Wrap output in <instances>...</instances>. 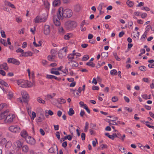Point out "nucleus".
<instances>
[{
	"label": "nucleus",
	"instance_id": "39448f33",
	"mask_svg": "<svg viewBox=\"0 0 154 154\" xmlns=\"http://www.w3.org/2000/svg\"><path fill=\"white\" fill-rule=\"evenodd\" d=\"M21 94L22 97L23 102L27 103L29 100V97L28 93L26 91H22Z\"/></svg>",
	"mask_w": 154,
	"mask_h": 154
},
{
	"label": "nucleus",
	"instance_id": "b1692460",
	"mask_svg": "<svg viewBox=\"0 0 154 154\" xmlns=\"http://www.w3.org/2000/svg\"><path fill=\"white\" fill-rule=\"evenodd\" d=\"M57 101L59 104L64 103L66 102V100L63 98L58 99Z\"/></svg>",
	"mask_w": 154,
	"mask_h": 154
},
{
	"label": "nucleus",
	"instance_id": "a878e982",
	"mask_svg": "<svg viewBox=\"0 0 154 154\" xmlns=\"http://www.w3.org/2000/svg\"><path fill=\"white\" fill-rule=\"evenodd\" d=\"M81 9L80 6V5L78 4L76 5L74 7V10L76 12H79Z\"/></svg>",
	"mask_w": 154,
	"mask_h": 154
},
{
	"label": "nucleus",
	"instance_id": "c03bdc74",
	"mask_svg": "<svg viewBox=\"0 0 154 154\" xmlns=\"http://www.w3.org/2000/svg\"><path fill=\"white\" fill-rule=\"evenodd\" d=\"M79 92H78V91L77 90H73V93L77 97H78L79 95Z\"/></svg>",
	"mask_w": 154,
	"mask_h": 154
},
{
	"label": "nucleus",
	"instance_id": "f704fd0d",
	"mask_svg": "<svg viewBox=\"0 0 154 154\" xmlns=\"http://www.w3.org/2000/svg\"><path fill=\"white\" fill-rule=\"evenodd\" d=\"M58 31L61 34H63L64 33V29L62 27H59Z\"/></svg>",
	"mask_w": 154,
	"mask_h": 154
},
{
	"label": "nucleus",
	"instance_id": "f257e3e1",
	"mask_svg": "<svg viewBox=\"0 0 154 154\" xmlns=\"http://www.w3.org/2000/svg\"><path fill=\"white\" fill-rule=\"evenodd\" d=\"M72 15V11L68 8L64 9L63 8H60L57 13V17L59 20H62L63 17L70 18Z\"/></svg>",
	"mask_w": 154,
	"mask_h": 154
},
{
	"label": "nucleus",
	"instance_id": "338daca9",
	"mask_svg": "<svg viewBox=\"0 0 154 154\" xmlns=\"http://www.w3.org/2000/svg\"><path fill=\"white\" fill-rule=\"evenodd\" d=\"M85 112L84 110H82L81 111V112L80 113V115L81 116L83 117L84 115L85 114Z\"/></svg>",
	"mask_w": 154,
	"mask_h": 154
},
{
	"label": "nucleus",
	"instance_id": "cd10ccee",
	"mask_svg": "<svg viewBox=\"0 0 154 154\" xmlns=\"http://www.w3.org/2000/svg\"><path fill=\"white\" fill-rule=\"evenodd\" d=\"M26 82V88L31 87L33 85V83L27 80V82Z\"/></svg>",
	"mask_w": 154,
	"mask_h": 154
},
{
	"label": "nucleus",
	"instance_id": "1a4fd4ad",
	"mask_svg": "<svg viewBox=\"0 0 154 154\" xmlns=\"http://www.w3.org/2000/svg\"><path fill=\"white\" fill-rule=\"evenodd\" d=\"M47 20L46 17L42 16H37L35 18V22L38 23L39 22H45Z\"/></svg>",
	"mask_w": 154,
	"mask_h": 154
},
{
	"label": "nucleus",
	"instance_id": "6e6d98bb",
	"mask_svg": "<svg viewBox=\"0 0 154 154\" xmlns=\"http://www.w3.org/2000/svg\"><path fill=\"white\" fill-rule=\"evenodd\" d=\"M141 9L143 10H145L146 11H149V8L147 7H142Z\"/></svg>",
	"mask_w": 154,
	"mask_h": 154
},
{
	"label": "nucleus",
	"instance_id": "72a5a7b5",
	"mask_svg": "<svg viewBox=\"0 0 154 154\" xmlns=\"http://www.w3.org/2000/svg\"><path fill=\"white\" fill-rule=\"evenodd\" d=\"M37 101L40 103L42 104H45V101L44 100H43L42 99L41 97H38L37 99Z\"/></svg>",
	"mask_w": 154,
	"mask_h": 154
},
{
	"label": "nucleus",
	"instance_id": "13d9d810",
	"mask_svg": "<svg viewBox=\"0 0 154 154\" xmlns=\"http://www.w3.org/2000/svg\"><path fill=\"white\" fill-rule=\"evenodd\" d=\"M142 97L145 99H150V97H148L147 95L146 94H143L142 95Z\"/></svg>",
	"mask_w": 154,
	"mask_h": 154
},
{
	"label": "nucleus",
	"instance_id": "a211bd4d",
	"mask_svg": "<svg viewBox=\"0 0 154 154\" xmlns=\"http://www.w3.org/2000/svg\"><path fill=\"white\" fill-rule=\"evenodd\" d=\"M126 4L129 7L132 8L134 5V2L130 0H127Z\"/></svg>",
	"mask_w": 154,
	"mask_h": 154
},
{
	"label": "nucleus",
	"instance_id": "c756f323",
	"mask_svg": "<svg viewBox=\"0 0 154 154\" xmlns=\"http://www.w3.org/2000/svg\"><path fill=\"white\" fill-rule=\"evenodd\" d=\"M12 63L18 65L20 64V62L17 60L13 58Z\"/></svg>",
	"mask_w": 154,
	"mask_h": 154
},
{
	"label": "nucleus",
	"instance_id": "69168bd1",
	"mask_svg": "<svg viewBox=\"0 0 154 154\" xmlns=\"http://www.w3.org/2000/svg\"><path fill=\"white\" fill-rule=\"evenodd\" d=\"M147 14L146 13H144L142 14L141 15V18H145L147 16Z\"/></svg>",
	"mask_w": 154,
	"mask_h": 154
},
{
	"label": "nucleus",
	"instance_id": "864d4df0",
	"mask_svg": "<svg viewBox=\"0 0 154 154\" xmlns=\"http://www.w3.org/2000/svg\"><path fill=\"white\" fill-rule=\"evenodd\" d=\"M81 137L82 140H85V134L84 133H82L81 134Z\"/></svg>",
	"mask_w": 154,
	"mask_h": 154
},
{
	"label": "nucleus",
	"instance_id": "f8f14e48",
	"mask_svg": "<svg viewBox=\"0 0 154 154\" xmlns=\"http://www.w3.org/2000/svg\"><path fill=\"white\" fill-rule=\"evenodd\" d=\"M50 31V27L48 25H45V26L44 29V33L45 35H48L49 34Z\"/></svg>",
	"mask_w": 154,
	"mask_h": 154
},
{
	"label": "nucleus",
	"instance_id": "f3484780",
	"mask_svg": "<svg viewBox=\"0 0 154 154\" xmlns=\"http://www.w3.org/2000/svg\"><path fill=\"white\" fill-rule=\"evenodd\" d=\"M60 0H54L53 3V5L56 7L60 5Z\"/></svg>",
	"mask_w": 154,
	"mask_h": 154
},
{
	"label": "nucleus",
	"instance_id": "a19ab883",
	"mask_svg": "<svg viewBox=\"0 0 154 154\" xmlns=\"http://www.w3.org/2000/svg\"><path fill=\"white\" fill-rule=\"evenodd\" d=\"M48 152L50 153H54L55 152V149L53 147H51L49 149Z\"/></svg>",
	"mask_w": 154,
	"mask_h": 154
},
{
	"label": "nucleus",
	"instance_id": "e2e57ef3",
	"mask_svg": "<svg viewBox=\"0 0 154 154\" xmlns=\"http://www.w3.org/2000/svg\"><path fill=\"white\" fill-rule=\"evenodd\" d=\"M125 34V32L123 31H122V32H119V37H122Z\"/></svg>",
	"mask_w": 154,
	"mask_h": 154
},
{
	"label": "nucleus",
	"instance_id": "37998d69",
	"mask_svg": "<svg viewBox=\"0 0 154 154\" xmlns=\"http://www.w3.org/2000/svg\"><path fill=\"white\" fill-rule=\"evenodd\" d=\"M8 95L9 97V99H11L13 97V93L11 91H8Z\"/></svg>",
	"mask_w": 154,
	"mask_h": 154
},
{
	"label": "nucleus",
	"instance_id": "2f4dec72",
	"mask_svg": "<svg viewBox=\"0 0 154 154\" xmlns=\"http://www.w3.org/2000/svg\"><path fill=\"white\" fill-rule=\"evenodd\" d=\"M117 71L115 69H113L111 70L110 72V74L112 75H117Z\"/></svg>",
	"mask_w": 154,
	"mask_h": 154
},
{
	"label": "nucleus",
	"instance_id": "7ed1b4c3",
	"mask_svg": "<svg viewBox=\"0 0 154 154\" xmlns=\"http://www.w3.org/2000/svg\"><path fill=\"white\" fill-rule=\"evenodd\" d=\"M66 28L68 29L75 28L77 26V23L73 21H68L65 24Z\"/></svg>",
	"mask_w": 154,
	"mask_h": 154
},
{
	"label": "nucleus",
	"instance_id": "393cba45",
	"mask_svg": "<svg viewBox=\"0 0 154 154\" xmlns=\"http://www.w3.org/2000/svg\"><path fill=\"white\" fill-rule=\"evenodd\" d=\"M75 55L74 54H69L67 56L69 60H71L75 58Z\"/></svg>",
	"mask_w": 154,
	"mask_h": 154
},
{
	"label": "nucleus",
	"instance_id": "7c9ffc66",
	"mask_svg": "<svg viewBox=\"0 0 154 154\" xmlns=\"http://www.w3.org/2000/svg\"><path fill=\"white\" fill-rule=\"evenodd\" d=\"M108 122L109 123V125H117L116 123V122L112 121V120L110 119L109 120Z\"/></svg>",
	"mask_w": 154,
	"mask_h": 154
},
{
	"label": "nucleus",
	"instance_id": "9b49d317",
	"mask_svg": "<svg viewBox=\"0 0 154 154\" xmlns=\"http://www.w3.org/2000/svg\"><path fill=\"white\" fill-rule=\"evenodd\" d=\"M14 145L18 149H20L22 148L23 143L20 141L17 140L14 143Z\"/></svg>",
	"mask_w": 154,
	"mask_h": 154
},
{
	"label": "nucleus",
	"instance_id": "ea45409f",
	"mask_svg": "<svg viewBox=\"0 0 154 154\" xmlns=\"http://www.w3.org/2000/svg\"><path fill=\"white\" fill-rule=\"evenodd\" d=\"M146 123V126H147L149 128H154V126H151L149 124L150 123V122L148 121H147L145 122Z\"/></svg>",
	"mask_w": 154,
	"mask_h": 154
},
{
	"label": "nucleus",
	"instance_id": "603ef678",
	"mask_svg": "<svg viewBox=\"0 0 154 154\" xmlns=\"http://www.w3.org/2000/svg\"><path fill=\"white\" fill-rule=\"evenodd\" d=\"M1 34L2 37L3 38H5L6 37L5 32L4 31L1 30Z\"/></svg>",
	"mask_w": 154,
	"mask_h": 154
},
{
	"label": "nucleus",
	"instance_id": "423d86ee",
	"mask_svg": "<svg viewBox=\"0 0 154 154\" xmlns=\"http://www.w3.org/2000/svg\"><path fill=\"white\" fill-rule=\"evenodd\" d=\"M15 118V116L12 114H10L6 117L5 119V122L7 123H11L13 121L14 119Z\"/></svg>",
	"mask_w": 154,
	"mask_h": 154
},
{
	"label": "nucleus",
	"instance_id": "bf43d9fd",
	"mask_svg": "<svg viewBox=\"0 0 154 154\" xmlns=\"http://www.w3.org/2000/svg\"><path fill=\"white\" fill-rule=\"evenodd\" d=\"M48 59L49 61H52L54 60V58H53L51 55H49L48 57Z\"/></svg>",
	"mask_w": 154,
	"mask_h": 154
},
{
	"label": "nucleus",
	"instance_id": "8fccbe9b",
	"mask_svg": "<svg viewBox=\"0 0 154 154\" xmlns=\"http://www.w3.org/2000/svg\"><path fill=\"white\" fill-rule=\"evenodd\" d=\"M0 74L4 76L6 75V73L2 69H0Z\"/></svg>",
	"mask_w": 154,
	"mask_h": 154
},
{
	"label": "nucleus",
	"instance_id": "0e129e2a",
	"mask_svg": "<svg viewBox=\"0 0 154 154\" xmlns=\"http://www.w3.org/2000/svg\"><path fill=\"white\" fill-rule=\"evenodd\" d=\"M92 89L93 90H98L99 89V88L97 86H95L94 85L92 87Z\"/></svg>",
	"mask_w": 154,
	"mask_h": 154
},
{
	"label": "nucleus",
	"instance_id": "6e6552de",
	"mask_svg": "<svg viewBox=\"0 0 154 154\" xmlns=\"http://www.w3.org/2000/svg\"><path fill=\"white\" fill-rule=\"evenodd\" d=\"M27 143L31 145H34L35 143V140L33 137L30 136H27L25 139Z\"/></svg>",
	"mask_w": 154,
	"mask_h": 154
},
{
	"label": "nucleus",
	"instance_id": "4d7b16f0",
	"mask_svg": "<svg viewBox=\"0 0 154 154\" xmlns=\"http://www.w3.org/2000/svg\"><path fill=\"white\" fill-rule=\"evenodd\" d=\"M102 149H103L104 148H107V146L106 144H102L100 146Z\"/></svg>",
	"mask_w": 154,
	"mask_h": 154
},
{
	"label": "nucleus",
	"instance_id": "4c0bfd02",
	"mask_svg": "<svg viewBox=\"0 0 154 154\" xmlns=\"http://www.w3.org/2000/svg\"><path fill=\"white\" fill-rule=\"evenodd\" d=\"M44 5L45 7L47 8H48L49 7V3L48 1H44Z\"/></svg>",
	"mask_w": 154,
	"mask_h": 154
},
{
	"label": "nucleus",
	"instance_id": "ddd939ff",
	"mask_svg": "<svg viewBox=\"0 0 154 154\" xmlns=\"http://www.w3.org/2000/svg\"><path fill=\"white\" fill-rule=\"evenodd\" d=\"M8 113V111L6 110L3 112L0 113V120L2 119L5 118Z\"/></svg>",
	"mask_w": 154,
	"mask_h": 154
},
{
	"label": "nucleus",
	"instance_id": "473e14b6",
	"mask_svg": "<svg viewBox=\"0 0 154 154\" xmlns=\"http://www.w3.org/2000/svg\"><path fill=\"white\" fill-rule=\"evenodd\" d=\"M89 56L88 55H85L83 57L82 59V60L83 61H85L89 59Z\"/></svg>",
	"mask_w": 154,
	"mask_h": 154
},
{
	"label": "nucleus",
	"instance_id": "a18cd8bd",
	"mask_svg": "<svg viewBox=\"0 0 154 154\" xmlns=\"http://www.w3.org/2000/svg\"><path fill=\"white\" fill-rule=\"evenodd\" d=\"M89 24L88 22H86L85 20H83L81 23V26H84V25H87Z\"/></svg>",
	"mask_w": 154,
	"mask_h": 154
},
{
	"label": "nucleus",
	"instance_id": "5701e85b",
	"mask_svg": "<svg viewBox=\"0 0 154 154\" xmlns=\"http://www.w3.org/2000/svg\"><path fill=\"white\" fill-rule=\"evenodd\" d=\"M147 34V32L145 31L144 34L142 36L140 40L143 41H144L145 39L146 38V35Z\"/></svg>",
	"mask_w": 154,
	"mask_h": 154
},
{
	"label": "nucleus",
	"instance_id": "774afa93",
	"mask_svg": "<svg viewBox=\"0 0 154 154\" xmlns=\"http://www.w3.org/2000/svg\"><path fill=\"white\" fill-rule=\"evenodd\" d=\"M67 142L65 141L62 143V145L63 147L65 148L67 146Z\"/></svg>",
	"mask_w": 154,
	"mask_h": 154
},
{
	"label": "nucleus",
	"instance_id": "49530a36",
	"mask_svg": "<svg viewBox=\"0 0 154 154\" xmlns=\"http://www.w3.org/2000/svg\"><path fill=\"white\" fill-rule=\"evenodd\" d=\"M68 139L69 140H71L72 139V137L70 135H69L64 137V139Z\"/></svg>",
	"mask_w": 154,
	"mask_h": 154
},
{
	"label": "nucleus",
	"instance_id": "4be33fe9",
	"mask_svg": "<svg viewBox=\"0 0 154 154\" xmlns=\"http://www.w3.org/2000/svg\"><path fill=\"white\" fill-rule=\"evenodd\" d=\"M46 78L48 79H57V77L53 75H46Z\"/></svg>",
	"mask_w": 154,
	"mask_h": 154
},
{
	"label": "nucleus",
	"instance_id": "9d476101",
	"mask_svg": "<svg viewBox=\"0 0 154 154\" xmlns=\"http://www.w3.org/2000/svg\"><path fill=\"white\" fill-rule=\"evenodd\" d=\"M26 82H27V80H18L17 83L18 85L20 87L26 88Z\"/></svg>",
	"mask_w": 154,
	"mask_h": 154
},
{
	"label": "nucleus",
	"instance_id": "680f3d73",
	"mask_svg": "<svg viewBox=\"0 0 154 154\" xmlns=\"http://www.w3.org/2000/svg\"><path fill=\"white\" fill-rule=\"evenodd\" d=\"M27 45V42H23V43L22 45V47L23 48H26Z\"/></svg>",
	"mask_w": 154,
	"mask_h": 154
},
{
	"label": "nucleus",
	"instance_id": "79ce46f5",
	"mask_svg": "<svg viewBox=\"0 0 154 154\" xmlns=\"http://www.w3.org/2000/svg\"><path fill=\"white\" fill-rule=\"evenodd\" d=\"M105 135L108 137L109 138L112 139L114 140L113 136L112 135H110L109 134V133H107L105 134Z\"/></svg>",
	"mask_w": 154,
	"mask_h": 154
},
{
	"label": "nucleus",
	"instance_id": "09e8293b",
	"mask_svg": "<svg viewBox=\"0 0 154 154\" xmlns=\"http://www.w3.org/2000/svg\"><path fill=\"white\" fill-rule=\"evenodd\" d=\"M118 100V98L116 96L113 97L112 99V101L113 102H116Z\"/></svg>",
	"mask_w": 154,
	"mask_h": 154
},
{
	"label": "nucleus",
	"instance_id": "c9c22d12",
	"mask_svg": "<svg viewBox=\"0 0 154 154\" xmlns=\"http://www.w3.org/2000/svg\"><path fill=\"white\" fill-rule=\"evenodd\" d=\"M101 56L102 57H107L108 56V52H103L101 53Z\"/></svg>",
	"mask_w": 154,
	"mask_h": 154
},
{
	"label": "nucleus",
	"instance_id": "5fc2aeb1",
	"mask_svg": "<svg viewBox=\"0 0 154 154\" xmlns=\"http://www.w3.org/2000/svg\"><path fill=\"white\" fill-rule=\"evenodd\" d=\"M39 131L40 133H41L42 135L44 136L45 135V132L43 129H42V128H40L39 129Z\"/></svg>",
	"mask_w": 154,
	"mask_h": 154
},
{
	"label": "nucleus",
	"instance_id": "bb28decb",
	"mask_svg": "<svg viewBox=\"0 0 154 154\" xmlns=\"http://www.w3.org/2000/svg\"><path fill=\"white\" fill-rule=\"evenodd\" d=\"M89 127V123L88 122H86L85 123V126L84 128V130L85 132H86L87 131Z\"/></svg>",
	"mask_w": 154,
	"mask_h": 154
},
{
	"label": "nucleus",
	"instance_id": "dca6fc26",
	"mask_svg": "<svg viewBox=\"0 0 154 154\" xmlns=\"http://www.w3.org/2000/svg\"><path fill=\"white\" fill-rule=\"evenodd\" d=\"M69 61H71V66L73 67H76L78 66L79 64L77 62L72 60H69Z\"/></svg>",
	"mask_w": 154,
	"mask_h": 154
},
{
	"label": "nucleus",
	"instance_id": "2eb2a0df",
	"mask_svg": "<svg viewBox=\"0 0 154 154\" xmlns=\"http://www.w3.org/2000/svg\"><path fill=\"white\" fill-rule=\"evenodd\" d=\"M3 69L5 70H7L8 69V67L7 66V63H4L0 65V69Z\"/></svg>",
	"mask_w": 154,
	"mask_h": 154
},
{
	"label": "nucleus",
	"instance_id": "20e7f679",
	"mask_svg": "<svg viewBox=\"0 0 154 154\" xmlns=\"http://www.w3.org/2000/svg\"><path fill=\"white\" fill-rule=\"evenodd\" d=\"M67 48L66 47H63L60 50L58 53V56L60 58L62 59L65 56L67 51Z\"/></svg>",
	"mask_w": 154,
	"mask_h": 154
},
{
	"label": "nucleus",
	"instance_id": "58836bf2",
	"mask_svg": "<svg viewBox=\"0 0 154 154\" xmlns=\"http://www.w3.org/2000/svg\"><path fill=\"white\" fill-rule=\"evenodd\" d=\"M7 5L8 6L10 7L11 8H15V6H14V5L11 4L10 2H7Z\"/></svg>",
	"mask_w": 154,
	"mask_h": 154
},
{
	"label": "nucleus",
	"instance_id": "6ab92c4d",
	"mask_svg": "<svg viewBox=\"0 0 154 154\" xmlns=\"http://www.w3.org/2000/svg\"><path fill=\"white\" fill-rule=\"evenodd\" d=\"M22 151L25 152H28L29 148L27 145H25L22 147Z\"/></svg>",
	"mask_w": 154,
	"mask_h": 154
},
{
	"label": "nucleus",
	"instance_id": "0eeeda50",
	"mask_svg": "<svg viewBox=\"0 0 154 154\" xmlns=\"http://www.w3.org/2000/svg\"><path fill=\"white\" fill-rule=\"evenodd\" d=\"M9 129L10 131L13 133L18 132L20 131V127L17 125L11 126L9 127Z\"/></svg>",
	"mask_w": 154,
	"mask_h": 154
},
{
	"label": "nucleus",
	"instance_id": "4468645a",
	"mask_svg": "<svg viewBox=\"0 0 154 154\" xmlns=\"http://www.w3.org/2000/svg\"><path fill=\"white\" fill-rule=\"evenodd\" d=\"M94 60V58H92L88 62L86 63V65L90 66L92 67H95V64L93 62H91V61L93 60Z\"/></svg>",
	"mask_w": 154,
	"mask_h": 154
},
{
	"label": "nucleus",
	"instance_id": "e433bc0d",
	"mask_svg": "<svg viewBox=\"0 0 154 154\" xmlns=\"http://www.w3.org/2000/svg\"><path fill=\"white\" fill-rule=\"evenodd\" d=\"M139 69L142 71H145L146 70V68L144 66H142L139 67Z\"/></svg>",
	"mask_w": 154,
	"mask_h": 154
},
{
	"label": "nucleus",
	"instance_id": "f03ea898",
	"mask_svg": "<svg viewBox=\"0 0 154 154\" xmlns=\"http://www.w3.org/2000/svg\"><path fill=\"white\" fill-rule=\"evenodd\" d=\"M16 51L17 53H20L21 54L20 55V57H26L29 56H32V53L30 51H27L25 52L24 51L20 48L17 49Z\"/></svg>",
	"mask_w": 154,
	"mask_h": 154
},
{
	"label": "nucleus",
	"instance_id": "412c9836",
	"mask_svg": "<svg viewBox=\"0 0 154 154\" xmlns=\"http://www.w3.org/2000/svg\"><path fill=\"white\" fill-rule=\"evenodd\" d=\"M53 22L54 23L56 26H60V22L57 19H55V18H54Z\"/></svg>",
	"mask_w": 154,
	"mask_h": 154
},
{
	"label": "nucleus",
	"instance_id": "3c124183",
	"mask_svg": "<svg viewBox=\"0 0 154 154\" xmlns=\"http://www.w3.org/2000/svg\"><path fill=\"white\" fill-rule=\"evenodd\" d=\"M1 42L5 46H7V44L6 42V40L4 39H3L2 40H1Z\"/></svg>",
	"mask_w": 154,
	"mask_h": 154
},
{
	"label": "nucleus",
	"instance_id": "052dcab7",
	"mask_svg": "<svg viewBox=\"0 0 154 154\" xmlns=\"http://www.w3.org/2000/svg\"><path fill=\"white\" fill-rule=\"evenodd\" d=\"M142 81L148 83L149 82V79L147 78H143L142 79Z\"/></svg>",
	"mask_w": 154,
	"mask_h": 154
},
{
	"label": "nucleus",
	"instance_id": "c85d7f7f",
	"mask_svg": "<svg viewBox=\"0 0 154 154\" xmlns=\"http://www.w3.org/2000/svg\"><path fill=\"white\" fill-rule=\"evenodd\" d=\"M74 113V111L72 108L69 109L68 114L69 116H72Z\"/></svg>",
	"mask_w": 154,
	"mask_h": 154
},
{
	"label": "nucleus",
	"instance_id": "de8ad7c7",
	"mask_svg": "<svg viewBox=\"0 0 154 154\" xmlns=\"http://www.w3.org/2000/svg\"><path fill=\"white\" fill-rule=\"evenodd\" d=\"M50 72L51 74H54L57 75H59L60 73L58 71H51Z\"/></svg>",
	"mask_w": 154,
	"mask_h": 154
},
{
	"label": "nucleus",
	"instance_id": "aec40b11",
	"mask_svg": "<svg viewBox=\"0 0 154 154\" xmlns=\"http://www.w3.org/2000/svg\"><path fill=\"white\" fill-rule=\"evenodd\" d=\"M21 136L22 137H24L25 139L27 136H29L28 135L26 131H22L21 132Z\"/></svg>",
	"mask_w": 154,
	"mask_h": 154
}]
</instances>
